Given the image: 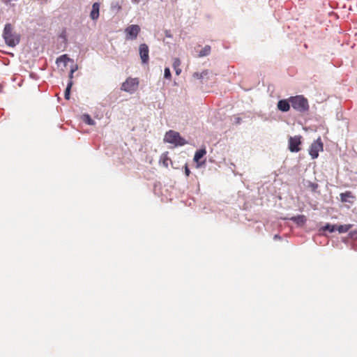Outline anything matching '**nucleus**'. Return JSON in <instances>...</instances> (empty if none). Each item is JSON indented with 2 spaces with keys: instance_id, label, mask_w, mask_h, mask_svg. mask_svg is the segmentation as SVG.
I'll use <instances>...</instances> for the list:
<instances>
[{
  "instance_id": "obj_1",
  "label": "nucleus",
  "mask_w": 357,
  "mask_h": 357,
  "mask_svg": "<svg viewBox=\"0 0 357 357\" xmlns=\"http://www.w3.org/2000/svg\"><path fill=\"white\" fill-rule=\"evenodd\" d=\"M3 37L6 43L10 47L16 46L20 40V36L13 30V26L8 23L5 25Z\"/></svg>"
},
{
  "instance_id": "obj_2",
  "label": "nucleus",
  "mask_w": 357,
  "mask_h": 357,
  "mask_svg": "<svg viewBox=\"0 0 357 357\" xmlns=\"http://www.w3.org/2000/svg\"><path fill=\"white\" fill-rule=\"evenodd\" d=\"M289 102L292 107L300 112H305L309 109L308 101L303 96L290 97Z\"/></svg>"
},
{
  "instance_id": "obj_3",
  "label": "nucleus",
  "mask_w": 357,
  "mask_h": 357,
  "mask_svg": "<svg viewBox=\"0 0 357 357\" xmlns=\"http://www.w3.org/2000/svg\"><path fill=\"white\" fill-rule=\"evenodd\" d=\"M164 141L165 142L172 144L175 146H183L187 144L185 139L181 137L178 132L174 130H169L167 132L164 137Z\"/></svg>"
},
{
  "instance_id": "obj_4",
  "label": "nucleus",
  "mask_w": 357,
  "mask_h": 357,
  "mask_svg": "<svg viewBox=\"0 0 357 357\" xmlns=\"http://www.w3.org/2000/svg\"><path fill=\"white\" fill-rule=\"evenodd\" d=\"M139 86V80L137 78L128 77L121 85L122 91L130 93H134Z\"/></svg>"
},
{
  "instance_id": "obj_5",
  "label": "nucleus",
  "mask_w": 357,
  "mask_h": 357,
  "mask_svg": "<svg viewBox=\"0 0 357 357\" xmlns=\"http://www.w3.org/2000/svg\"><path fill=\"white\" fill-rule=\"evenodd\" d=\"M324 144L321 142V137L314 141L310 146L309 154L312 159H315L319 156V152L323 151Z\"/></svg>"
},
{
  "instance_id": "obj_6",
  "label": "nucleus",
  "mask_w": 357,
  "mask_h": 357,
  "mask_svg": "<svg viewBox=\"0 0 357 357\" xmlns=\"http://www.w3.org/2000/svg\"><path fill=\"white\" fill-rule=\"evenodd\" d=\"M140 27L137 24H132L128 26L125 29L126 38L127 40H135L137 38L139 33L140 32Z\"/></svg>"
},
{
  "instance_id": "obj_7",
  "label": "nucleus",
  "mask_w": 357,
  "mask_h": 357,
  "mask_svg": "<svg viewBox=\"0 0 357 357\" xmlns=\"http://www.w3.org/2000/svg\"><path fill=\"white\" fill-rule=\"evenodd\" d=\"M301 137L294 136L289 138V149L291 152H298L301 150L299 146L301 144Z\"/></svg>"
},
{
  "instance_id": "obj_8",
  "label": "nucleus",
  "mask_w": 357,
  "mask_h": 357,
  "mask_svg": "<svg viewBox=\"0 0 357 357\" xmlns=\"http://www.w3.org/2000/svg\"><path fill=\"white\" fill-rule=\"evenodd\" d=\"M139 56L141 58V60L143 63H148L149 60V50L147 45L143 43L141 44L139 47Z\"/></svg>"
},
{
  "instance_id": "obj_9",
  "label": "nucleus",
  "mask_w": 357,
  "mask_h": 357,
  "mask_svg": "<svg viewBox=\"0 0 357 357\" xmlns=\"http://www.w3.org/2000/svg\"><path fill=\"white\" fill-rule=\"evenodd\" d=\"M206 154V151L205 149H202L195 152L194 156V160L197 163V167H201L202 165L205 163V161L202 162H199V160L203 158Z\"/></svg>"
},
{
  "instance_id": "obj_10",
  "label": "nucleus",
  "mask_w": 357,
  "mask_h": 357,
  "mask_svg": "<svg viewBox=\"0 0 357 357\" xmlns=\"http://www.w3.org/2000/svg\"><path fill=\"white\" fill-rule=\"evenodd\" d=\"M289 100H280L278 102V108L282 112H288L290 109Z\"/></svg>"
},
{
  "instance_id": "obj_11",
  "label": "nucleus",
  "mask_w": 357,
  "mask_h": 357,
  "mask_svg": "<svg viewBox=\"0 0 357 357\" xmlns=\"http://www.w3.org/2000/svg\"><path fill=\"white\" fill-rule=\"evenodd\" d=\"M100 4L97 2L94 3L92 6V10L90 13V17L92 20H97L99 17Z\"/></svg>"
},
{
  "instance_id": "obj_12",
  "label": "nucleus",
  "mask_w": 357,
  "mask_h": 357,
  "mask_svg": "<svg viewBox=\"0 0 357 357\" xmlns=\"http://www.w3.org/2000/svg\"><path fill=\"white\" fill-rule=\"evenodd\" d=\"M160 161L165 167H168L169 164L172 163L170 158L168 156V153L166 152L161 155Z\"/></svg>"
},
{
  "instance_id": "obj_13",
  "label": "nucleus",
  "mask_w": 357,
  "mask_h": 357,
  "mask_svg": "<svg viewBox=\"0 0 357 357\" xmlns=\"http://www.w3.org/2000/svg\"><path fill=\"white\" fill-rule=\"evenodd\" d=\"M291 220L296 222L298 225H303L306 222V218L303 215L294 216L291 218Z\"/></svg>"
},
{
  "instance_id": "obj_14",
  "label": "nucleus",
  "mask_w": 357,
  "mask_h": 357,
  "mask_svg": "<svg viewBox=\"0 0 357 357\" xmlns=\"http://www.w3.org/2000/svg\"><path fill=\"white\" fill-rule=\"evenodd\" d=\"M349 198H354L353 196V194L350 191H347L345 192H342L340 194V199L342 202H349Z\"/></svg>"
},
{
  "instance_id": "obj_15",
  "label": "nucleus",
  "mask_w": 357,
  "mask_h": 357,
  "mask_svg": "<svg viewBox=\"0 0 357 357\" xmlns=\"http://www.w3.org/2000/svg\"><path fill=\"white\" fill-rule=\"evenodd\" d=\"M82 120L86 124L90 126H94L96 122L91 118L88 114H84L81 116Z\"/></svg>"
},
{
  "instance_id": "obj_16",
  "label": "nucleus",
  "mask_w": 357,
  "mask_h": 357,
  "mask_svg": "<svg viewBox=\"0 0 357 357\" xmlns=\"http://www.w3.org/2000/svg\"><path fill=\"white\" fill-rule=\"evenodd\" d=\"M211 52V47L209 45H206L202 50L199 52V56L202 57L207 56Z\"/></svg>"
},
{
  "instance_id": "obj_17",
  "label": "nucleus",
  "mask_w": 357,
  "mask_h": 357,
  "mask_svg": "<svg viewBox=\"0 0 357 357\" xmlns=\"http://www.w3.org/2000/svg\"><path fill=\"white\" fill-rule=\"evenodd\" d=\"M208 74V70H204L202 73H195L193 74V77L195 79H203Z\"/></svg>"
},
{
  "instance_id": "obj_18",
  "label": "nucleus",
  "mask_w": 357,
  "mask_h": 357,
  "mask_svg": "<svg viewBox=\"0 0 357 357\" xmlns=\"http://www.w3.org/2000/svg\"><path fill=\"white\" fill-rule=\"evenodd\" d=\"M72 85H73V82L70 81L68 83L67 87H66V91H65V94H64L65 98L66 100H69L70 99V89L72 87Z\"/></svg>"
},
{
  "instance_id": "obj_19",
  "label": "nucleus",
  "mask_w": 357,
  "mask_h": 357,
  "mask_svg": "<svg viewBox=\"0 0 357 357\" xmlns=\"http://www.w3.org/2000/svg\"><path fill=\"white\" fill-rule=\"evenodd\" d=\"M351 226L348 225H340L336 229L340 233H345L349 231Z\"/></svg>"
},
{
  "instance_id": "obj_20",
  "label": "nucleus",
  "mask_w": 357,
  "mask_h": 357,
  "mask_svg": "<svg viewBox=\"0 0 357 357\" xmlns=\"http://www.w3.org/2000/svg\"><path fill=\"white\" fill-rule=\"evenodd\" d=\"M324 230H327L330 232H333L334 231L336 230V228L335 225H331L328 224L324 227Z\"/></svg>"
},
{
  "instance_id": "obj_21",
  "label": "nucleus",
  "mask_w": 357,
  "mask_h": 357,
  "mask_svg": "<svg viewBox=\"0 0 357 357\" xmlns=\"http://www.w3.org/2000/svg\"><path fill=\"white\" fill-rule=\"evenodd\" d=\"M164 77L167 79H171V72L169 68H165L164 72Z\"/></svg>"
},
{
  "instance_id": "obj_22",
  "label": "nucleus",
  "mask_w": 357,
  "mask_h": 357,
  "mask_svg": "<svg viewBox=\"0 0 357 357\" xmlns=\"http://www.w3.org/2000/svg\"><path fill=\"white\" fill-rule=\"evenodd\" d=\"M181 64V61L179 59H174V63H173V66L174 68H178Z\"/></svg>"
},
{
  "instance_id": "obj_23",
  "label": "nucleus",
  "mask_w": 357,
  "mask_h": 357,
  "mask_svg": "<svg viewBox=\"0 0 357 357\" xmlns=\"http://www.w3.org/2000/svg\"><path fill=\"white\" fill-rule=\"evenodd\" d=\"M77 70V67H75V68H72L70 70V75H69V77H70V81H72V79L73 77V73H75V71Z\"/></svg>"
},
{
  "instance_id": "obj_24",
  "label": "nucleus",
  "mask_w": 357,
  "mask_h": 357,
  "mask_svg": "<svg viewBox=\"0 0 357 357\" xmlns=\"http://www.w3.org/2000/svg\"><path fill=\"white\" fill-rule=\"evenodd\" d=\"M185 174L186 176H189L190 174V171L189 168L188 167L187 165H185Z\"/></svg>"
},
{
  "instance_id": "obj_25",
  "label": "nucleus",
  "mask_w": 357,
  "mask_h": 357,
  "mask_svg": "<svg viewBox=\"0 0 357 357\" xmlns=\"http://www.w3.org/2000/svg\"><path fill=\"white\" fill-rule=\"evenodd\" d=\"M175 70H176V73L177 75H179L180 73H181V69H179L178 68H174Z\"/></svg>"
},
{
  "instance_id": "obj_26",
  "label": "nucleus",
  "mask_w": 357,
  "mask_h": 357,
  "mask_svg": "<svg viewBox=\"0 0 357 357\" xmlns=\"http://www.w3.org/2000/svg\"><path fill=\"white\" fill-rule=\"evenodd\" d=\"M63 58H66V55H63V56H61V57H59V59H57V62H58L59 61H61Z\"/></svg>"
},
{
  "instance_id": "obj_27",
  "label": "nucleus",
  "mask_w": 357,
  "mask_h": 357,
  "mask_svg": "<svg viewBox=\"0 0 357 357\" xmlns=\"http://www.w3.org/2000/svg\"><path fill=\"white\" fill-rule=\"evenodd\" d=\"M273 238H274V239H280L281 238L280 236L278 234H275Z\"/></svg>"
},
{
  "instance_id": "obj_28",
  "label": "nucleus",
  "mask_w": 357,
  "mask_h": 357,
  "mask_svg": "<svg viewBox=\"0 0 357 357\" xmlns=\"http://www.w3.org/2000/svg\"><path fill=\"white\" fill-rule=\"evenodd\" d=\"M139 1L140 0H132V2L136 3H139Z\"/></svg>"
}]
</instances>
